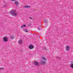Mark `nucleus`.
<instances>
[{
    "mask_svg": "<svg viewBox=\"0 0 73 73\" xmlns=\"http://www.w3.org/2000/svg\"><path fill=\"white\" fill-rule=\"evenodd\" d=\"M11 15L13 16H16L17 15V13H16V10H13L11 11L10 12Z\"/></svg>",
    "mask_w": 73,
    "mask_h": 73,
    "instance_id": "f257e3e1",
    "label": "nucleus"
},
{
    "mask_svg": "<svg viewBox=\"0 0 73 73\" xmlns=\"http://www.w3.org/2000/svg\"><path fill=\"white\" fill-rule=\"evenodd\" d=\"M33 64H34V65H35V66H37L40 65V64H39V63H38V62H37L36 61L34 62Z\"/></svg>",
    "mask_w": 73,
    "mask_h": 73,
    "instance_id": "f03ea898",
    "label": "nucleus"
},
{
    "mask_svg": "<svg viewBox=\"0 0 73 73\" xmlns=\"http://www.w3.org/2000/svg\"><path fill=\"white\" fill-rule=\"evenodd\" d=\"M3 40L4 42L8 41V38L7 36H5L3 37Z\"/></svg>",
    "mask_w": 73,
    "mask_h": 73,
    "instance_id": "7ed1b4c3",
    "label": "nucleus"
},
{
    "mask_svg": "<svg viewBox=\"0 0 73 73\" xmlns=\"http://www.w3.org/2000/svg\"><path fill=\"white\" fill-rule=\"evenodd\" d=\"M29 48L30 49H32L34 48V46H33L32 44H30L29 45Z\"/></svg>",
    "mask_w": 73,
    "mask_h": 73,
    "instance_id": "20e7f679",
    "label": "nucleus"
},
{
    "mask_svg": "<svg viewBox=\"0 0 73 73\" xmlns=\"http://www.w3.org/2000/svg\"><path fill=\"white\" fill-rule=\"evenodd\" d=\"M66 49L68 51L70 49L69 46H66Z\"/></svg>",
    "mask_w": 73,
    "mask_h": 73,
    "instance_id": "39448f33",
    "label": "nucleus"
},
{
    "mask_svg": "<svg viewBox=\"0 0 73 73\" xmlns=\"http://www.w3.org/2000/svg\"><path fill=\"white\" fill-rule=\"evenodd\" d=\"M22 42H23V40H20L18 42V43L19 44H22Z\"/></svg>",
    "mask_w": 73,
    "mask_h": 73,
    "instance_id": "423d86ee",
    "label": "nucleus"
},
{
    "mask_svg": "<svg viewBox=\"0 0 73 73\" xmlns=\"http://www.w3.org/2000/svg\"><path fill=\"white\" fill-rule=\"evenodd\" d=\"M46 63V62H45V61H42L41 62V64L42 65L44 64H45Z\"/></svg>",
    "mask_w": 73,
    "mask_h": 73,
    "instance_id": "0eeeda50",
    "label": "nucleus"
},
{
    "mask_svg": "<svg viewBox=\"0 0 73 73\" xmlns=\"http://www.w3.org/2000/svg\"><path fill=\"white\" fill-rule=\"evenodd\" d=\"M15 3L16 5H18V4H19V2L17 1H15Z\"/></svg>",
    "mask_w": 73,
    "mask_h": 73,
    "instance_id": "6e6552de",
    "label": "nucleus"
},
{
    "mask_svg": "<svg viewBox=\"0 0 73 73\" xmlns=\"http://www.w3.org/2000/svg\"><path fill=\"white\" fill-rule=\"evenodd\" d=\"M26 27V25H22L21 26V28H24V27Z\"/></svg>",
    "mask_w": 73,
    "mask_h": 73,
    "instance_id": "1a4fd4ad",
    "label": "nucleus"
},
{
    "mask_svg": "<svg viewBox=\"0 0 73 73\" xmlns=\"http://www.w3.org/2000/svg\"><path fill=\"white\" fill-rule=\"evenodd\" d=\"M14 37H15V36L13 35H12L10 36V38L11 39H13V38H14Z\"/></svg>",
    "mask_w": 73,
    "mask_h": 73,
    "instance_id": "9d476101",
    "label": "nucleus"
},
{
    "mask_svg": "<svg viewBox=\"0 0 73 73\" xmlns=\"http://www.w3.org/2000/svg\"><path fill=\"white\" fill-rule=\"evenodd\" d=\"M30 7L29 6H25V8H30Z\"/></svg>",
    "mask_w": 73,
    "mask_h": 73,
    "instance_id": "9b49d317",
    "label": "nucleus"
},
{
    "mask_svg": "<svg viewBox=\"0 0 73 73\" xmlns=\"http://www.w3.org/2000/svg\"><path fill=\"white\" fill-rule=\"evenodd\" d=\"M23 30L25 32H28V31L27 30V29H23Z\"/></svg>",
    "mask_w": 73,
    "mask_h": 73,
    "instance_id": "f8f14e48",
    "label": "nucleus"
},
{
    "mask_svg": "<svg viewBox=\"0 0 73 73\" xmlns=\"http://www.w3.org/2000/svg\"><path fill=\"white\" fill-rule=\"evenodd\" d=\"M42 59L43 60H44V61H46V58L44 57H43L42 58Z\"/></svg>",
    "mask_w": 73,
    "mask_h": 73,
    "instance_id": "ddd939ff",
    "label": "nucleus"
},
{
    "mask_svg": "<svg viewBox=\"0 0 73 73\" xmlns=\"http://www.w3.org/2000/svg\"><path fill=\"white\" fill-rule=\"evenodd\" d=\"M70 67L72 68H73V64H72L70 66Z\"/></svg>",
    "mask_w": 73,
    "mask_h": 73,
    "instance_id": "4468645a",
    "label": "nucleus"
},
{
    "mask_svg": "<svg viewBox=\"0 0 73 73\" xmlns=\"http://www.w3.org/2000/svg\"><path fill=\"white\" fill-rule=\"evenodd\" d=\"M57 59H59V60H60V57L58 56L57 57Z\"/></svg>",
    "mask_w": 73,
    "mask_h": 73,
    "instance_id": "2eb2a0df",
    "label": "nucleus"
},
{
    "mask_svg": "<svg viewBox=\"0 0 73 73\" xmlns=\"http://www.w3.org/2000/svg\"><path fill=\"white\" fill-rule=\"evenodd\" d=\"M44 22H45V23H47V21L46 20H44Z\"/></svg>",
    "mask_w": 73,
    "mask_h": 73,
    "instance_id": "dca6fc26",
    "label": "nucleus"
},
{
    "mask_svg": "<svg viewBox=\"0 0 73 73\" xmlns=\"http://www.w3.org/2000/svg\"><path fill=\"white\" fill-rule=\"evenodd\" d=\"M38 31H40V28H38Z\"/></svg>",
    "mask_w": 73,
    "mask_h": 73,
    "instance_id": "f3484780",
    "label": "nucleus"
},
{
    "mask_svg": "<svg viewBox=\"0 0 73 73\" xmlns=\"http://www.w3.org/2000/svg\"><path fill=\"white\" fill-rule=\"evenodd\" d=\"M30 19H33V18L31 17H30Z\"/></svg>",
    "mask_w": 73,
    "mask_h": 73,
    "instance_id": "a211bd4d",
    "label": "nucleus"
},
{
    "mask_svg": "<svg viewBox=\"0 0 73 73\" xmlns=\"http://www.w3.org/2000/svg\"><path fill=\"white\" fill-rule=\"evenodd\" d=\"M1 69H2L3 70H4V68H1Z\"/></svg>",
    "mask_w": 73,
    "mask_h": 73,
    "instance_id": "6ab92c4d",
    "label": "nucleus"
},
{
    "mask_svg": "<svg viewBox=\"0 0 73 73\" xmlns=\"http://www.w3.org/2000/svg\"><path fill=\"white\" fill-rule=\"evenodd\" d=\"M11 1H15V0H11Z\"/></svg>",
    "mask_w": 73,
    "mask_h": 73,
    "instance_id": "aec40b11",
    "label": "nucleus"
},
{
    "mask_svg": "<svg viewBox=\"0 0 73 73\" xmlns=\"http://www.w3.org/2000/svg\"><path fill=\"white\" fill-rule=\"evenodd\" d=\"M1 68H0V70H1Z\"/></svg>",
    "mask_w": 73,
    "mask_h": 73,
    "instance_id": "412c9836",
    "label": "nucleus"
}]
</instances>
